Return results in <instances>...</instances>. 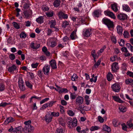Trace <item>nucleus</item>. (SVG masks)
<instances>
[{"instance_id":"f257e3e1","label":"nucleus","mask_w":133,"mask_h":133,"mask_svg":"<svg viewBox=\"0 0 133 133\" xmlns=\"http://www.w3.org/2000/svg\"><path fill=\"white\" fill-rule=\"evenodd\" d=\"M104 24L106 25L108 28H112L114 27L113 22L109 19L104 18L102 20Z\"/></svg>"},{"instance_id":"f03ea898","label":"nucleus","mask_w":133,"mask_h":133,"mask_svg":"<svg viewBox=\"0 0 133 133\" xmlns=\"http://www.w3.org/2000/svg\"><path fill=\"white\" fill-rule=\"evenodd\" d=\"M91 30L89 29H84L83 31V35L84 36L86 37H89L91 35Z\"/></svg>"},{"instance_id":"7ed1b4c3","label":"nucleus","mask_w":133,"mask_h":133,"mask_svg":"<svg viewBox=\"0 0 133 133\" xmlns=\"http://www.w3.org/2000/svg\"><path fill=\"white\" fill-rule=\"evenodd\" d=\"M18 86L20 89L22 91H24L25 88L24 86V83L23 81L22 78L21 77H19L18 82Z\"/></svg>"},{"instance_id":"20e7f679","label":"nucleus","mask_w":133,"mask_h":133,"mask_svg":"<svg viewBox=\"0 0 133 133\" xmlns=\"http://www.w3.org/2000/svg\"><path fill=\"white\" fill-rule=\"evenodd\" d=\"M34 129V128L31 125L25 126L23 129V131L26 133L32 132Z\"/></svg>"},{"instance_id":"39448f33","label":"nucleus","mask_w":133,"mask_h":133,"mask_svg":"<svg viewBox=\"0 0 133 133\" xmlns=\"http://www.w3.org/2000/svg\"><path fill=\"white\" fill-rule=\"evenodd\" d=\"M52 118V115L50 114V112H48L44 117L45 120L46 122L48 123H49L51 122Z\"/></svg>"},{"instance_id":"423d86ee","label":"nucleus","mask_w":133,"mask_h":133,"mask_svg":"<svg viewBox=\"0 0 133 133\" xmlns=\"http://www.w3.org/2000/svg\"><path fill=\"white\" fill-rule=\"evenodd\" d=\"M50 68V66L48 64H45L43 67L42 70L44 74L48 75L49 74Z\"/></svg>"},{"instance_id":"0eeeda50","label":"nucleus","mask_w":133,"mask_h":133,"mask_svg":"<svg viewBox=\"0 0 133 133\" xmlns=\"http://www.w3.org/2000/svg\"><path fill=\"white\" fill-rule=\"evenodd\" d=\"M111 88L112 90L115 92H118L120 89V87L119 85L117 83H115L113 84Z\"/></svg>"},{"instance_id":"6e6552de","label":"nucleus","mask_w":133,"mask_h":133,"mask_svg":"<svg viewBox=\"0 0 133 133\" xmlns=\"http://www.w3.org/2000/svg\"><path fill=\"white\" fill-rule=\"evenodd\" d=\"M47 45L48 46L53 47L56 45V43L54 40L53 38H50L49 41L47 42Z\"/></svg>"},{"instance_id":"1a4fd4ad","label":"nucleus","mask_w":133,"mask_h":133,"mask_svg":"<svg viewBox=\"0 0 133 133\" xmlns=\"http://www.w3.org/2000/svg\"><path fill=\"white\" fill-rule=\"evenodd\" d=\"M83 101L84 99L82 97L78 96L76 99V103L77 104H81L83 103Z\"/></svg>"},{"instance_id":"9d476101","label":"nucleus","mask_w":133,"mask_h":133,"mask_svg":"<svg viewBox=\"0 0 133 133\" xmlns=\"http://www.w3.org/2000/svg\"><path fill=\"white\" fill-rule=\"evenodd\" d=\"M22 3L23 5V8L25 9H28L29 7V3L28 0H23Z\"/></svg>"},{"instance_id":"9b49d317","label":"nucleus","mask_w":133,"mask_h":133,"mask_svg":"<svg viewBox=\"0 0 133 133\" xmlns=\"http://www.w3.org/2000/svg\"><path fill=\"white\" fill-rule=\"evenodd\" d=\"M50 64L51 68L53 69L57 68L56 63L55 60L52 59L49 62Z\"/></svg>"},{"instance_id":"f8f14e48","label":"nucleus","mask_w":133,"mask_h":133,"mask_svg":"<svg viewBox=\"0 0 133 133\" xmlns=\"http://www.w3.org/2000/svg\"><path fill=\"white\" fill-rule=\"evenodd\" d=\"M104 13L105 15L108 16L111 18L113 19H115V18L114 14L111 11H105Z\"/></svg>"},{"instance_id":"ddd939ff","label":"nucleus","mask_w":133,"mask_h":133,"mask_svg":"<svg viewBox=\"0 0 133 133\" xmlns=\"http://www.w3.org/2000/svg\"><path fill=\"white\" fill-rule=\"evenodd\" d=\"M127 15L124 14H118L117 18L120 20H123L127 18Z\"/></svg>"},{"instance_id":"4468645a","label":"nucleus","mask_w":133,"mask_h":133,"mask_svg":"<svg viewBox=\"0 0 133 133\" xmlns=\"http://www.w3.org/2000/svg\"><path fill=\"white\" fill-rule=\"evenodd\" d=\"M119 68L118 66V63L115 62L113 63L111 66L112 70L114 72H115L116 70L118 69Z\"/></svg>"},{"instance_id":"2eb2a0df","label":"nucleus","mask_w":133,"mask_h":133,"mask_svg":"<svg viewBox=\"0 0 133 133\" xmlns=\"http://www.w3.org/2000/svg\"><path fill=\"white\" fill-rule=\"evenodd\" d=\"M23 14L24 16V17L28 18L32 15L31 11L25 10L24 11Z\"/></svg>"},{"instance_id":"dca6fc26","label":"nucleus","mask_w":133,"mask_h":133,"mask_svg":"<svg viewBox=\"0 0 133 133\" xmlns=\"http://www.w3.org/2000/svg\"><path fill=\"white\" fill-rule=\"evenodd\" d=\"M15 121V119L11 117H10L7 118L6 120L4 121V124L6 125L9 124V123Z\"/></svg>"},{"instance_id":"f3484780","label":"nucleus","mask_w":133,"mask_h":133,"mask_svg":"<svg viewBox=\"0 0 133 133\" xmlns=\"http://www.w3.org/2000/svg\"><path fill=\"white\" fill-rule=\"evenodd\" d=\"M30 46L32 48L34 49H37L39 47L40 44H35L34 43H31L30 44Z\"/></svg>"},{"instance_id":"a211bd4d","label":"nucleus","mask_w":133,"mask_h":133,"mask_svg":"<svg viewBox=\"0 0 133 133\" xmlns=\"http://www.w3.org/2000/svg\"><path fill=\"white\" fill-rule=\"evenodd\" d=\"M112 97L117 102L120 103H123L124 102V101L121 100L119 97L114 96H112Z\"/></svg>"},{"instance_id":"6ab92c4d","label":"nucleus","mask_w":133,"mask_h":133,"mask_svg":"<svg viewBox=\"0 0 133 133\" xmlns=\"http://www.w3.org/2000/svg\"><path fill=\"white\" fill-rule=\"evenodd\" d=\"M111 6L113 10L115 12H117L118 11L117 5L116 3H114L111 4Z\"/></svg>"},{"instance_id":"aec40b11","label":"nucleus","mask_w":133,"mask_h":133,"mask_svg":"<svg viewBox=\"0 0 133 133\" xmlns=\"http://www.w3.org/2000/svg\"><path fill=\"white\" fill-rule=\"evenodd\" d=\"M123 9V10L127 12H129L130 11V9L128 5L127 4H123L122 5Z\"/></svg>"},{"instance_id":"412c9836","label":"nucleus","mask_w":133,"mask_h":133,"mask_svg":"<svg viewBox=\"0 0 133 133\" xmlns=\"http://www.w3.org/2000/svg\"><path fill=\"white\" fill-rule=\"evenodd\" d=\"M125 83L127 84H129L133 87V80L129 78L125 80Z\"/></svg>"},{"instance_id":"4be33fe9","label":"nucleus","mask_w":133,"mask_h":133,"mask_svg":"<svg viewBox=\"0 0 133 133\" xmlns=\"http://www.w3.org/2000/svg\"><path fill=\"white\" fill-rule=\"evenodd\" d=\"M16 66L15 65H13L12 66L9 68L8 71L10 72H13L14 70H16Z\"/></svg>"},{"instance_id":"5701e85b","label":"nucleus","mask_w":133,"mask_h":133,"mask_svg":"<svg viewBox=\"0 0 133 133\" xmlns=\"http://www.w3.org/2000/svg\"><path fill=\"white\" fill-rule=\"evenodd\" d=\"M101 12L99 10H96L94 11L93 13L94 16L95 17H98L101 14Z\"/></svg>"},{"instance_id":"b1692460","label":"nucleus","mask_w":133,"mask_h":133,"mask_svg":"<svg viewBox=\"0 0 133 133\" xmlns=\"http://www.w3.org/2000/svg\"><path fill=\"white\" fill-rule=\"evenodd\" d=\"M116 29L117 32L119 35H121L122 34V28L121 26L119 25H117Z\"/></svg>"},{"instance_id":"393cba45","label":"nucleus","mask_w":133,"mask_h":133,"mask_svg":"<svg viewBox=\"0 0 133 133\" xmlns=\"http://www.w3.org/2000/svg\"><path fill=\"white\" fill-rule=\"evenodd\" d=\"M49 23L51 28H54L56 24V22L55 20H51L49 21Z\"/></svg>"},{"instance_id":"a878e982","label":"nucleus","mask_w":133,"mask_h":133,"mask_svg":"<svg viewBox=\"0 0 133 133\" xmlns=\"http://www.w3.org/2000/svg\"><path fill=\"white\" fill-rule=\"evenodd\" d=\"M23 130V128L21 126H19L15 129V131L16 133H21Z\"/></svg>"},{"instance_id":"bb28decb","label":"nucleus","mask_w":133,"mask_h":133,"mask_svg":"<svg viewBox=\"0 0 133 133\" xmlns=\"http://www.w3.org/2000/svg\"><path fill=\"white\" fill-rule=\"evenodd\" d=\"M67 123L69 127L70 128H72V124L73 121L72 119L71 118H69L67 120Z\"/></svg>"},{"instance_id":"cd10ccee","label":"nucleus","mask_w":133,"mask_h":133,"mask_svg":"<svg viewBox=\"0 0 133 133\" xmlns=\"http://www.w3.org/2000/svg\"><path fill=\"white\" fill-rule=\"evenodd\" d=\"M103 130L108 132H109L110 131V128L109 127L105 125H103Z\"/></svg>"},{"instance_id":"c85d7f7f","label":"nucleus","mask_w":133,"mask_h":133,"mask_svg":"<svg viewBox=\"0 0 133 133\" xmlns=\"http://www.w3.org/2000/svg\"><path fill=\"white\" fill-rule=\"evenodd\" d=\"M113 76L110 72L107 75V80L109 81H111L112 79Z\"/></svg>"},{"instance_id":"c756f323","label":"nucleus","mask_w":133,"mask_h":133,"mask_svg":"<svg viewBox=\"0 0 133 133\" xmlns=\"http://www.w3.org/2000/svg\"><path fill=\"white\" fill-rule=\"evenodd\" d=\"M43 17L41 16L36 19V21L39 23H41L43 22Z\"/></svg>"},{"instance_id":"7c9ffc66","label":"nucleus","mask_w":133,"mask_h":133,"mask_svg":"<svg viewBox=\"0 0 133 133\" xmlns=\"http://www.w3.org/2000/svg\"><path fill=\"white\" fill-rule=\"evenodd\" d=\"M61 1L59 0H55L54 2L53 5L55 7H57L60 5Z\"/></svg>"},{"instance_id":"2f4dec72","label":"nucleus","mask_w":133,"mask_h":133,"mask_svg":"<svg viewBox=\"0 0 133 133\" xmlns=\"http://www.w3.org/2000/svg\"><path fill=\"white\" fill-rule=\"evenodd\" d=\"M118 42L120 46H123L124 45L125 42L123 39H121L118 41Z\"/></svg>"},{"instance_id":"473e14b6","label":"nucleus","mask_w":133,"mask_h":133,"mask_svg":"<svg viewBox=\"0 0 133 133\" xmlns=\"http://www.w3.org/2000/svg\"><path fill=\"white\" fill-rule=\"evenodd\" d=\"M127 126L128 128H133V124L132 123L131 121H128L127 123Z\"/></svg>"},{"instance_id":"72a5a7b5","label":"nucleus","mask_w":133,"mask_h":133,"mask_svg":"<svg viewBox=\"0 0 133 133\" xmlns=\"http://www.w3.org/2000/svg\"><path fill=\"white\" fill-rule=\"evenodd\" d=\"M127 47L132 52H133V46L130 44L127 43L126 44Z\"/></svg>"},{"instance_id":"f704fd0d","label":"nucleus","mask_w":133,"mask_h":133,"mask_svg":"<svg viewBox=\"0 0 133 133\" xmlns=\"http://www.w3.org/2000/svg\"><path fill=\"white\" fill-rule=\"evenodd\" d=\"M69 25V23L67 21L63 22L62 24V28H65L67 26Z\"/></svg>"},{"instance_id":"c9c22d12","label":"nucleus","mask_w":133,"mask_h":133,"mask_svg":"<svg viewBox=\"0 0 133 133\" xmlns=\"http://www.w3.org/2000/svg\"><path fill=\"white\" fill-rule=\"evenodd\" d=\"M46 14L47 16L48 17H51L53 15V11L48 12L46 13Z\"/></svg>"},{"instance_id":"e433bc0d","label":"nucleus","mask_w":133,"mask_h":133,"mask_svg":"<svg viewBox=\"0 0 133 133\" xmlns=\"http://www.w3.org/2000/svg\"><path fill=\"white\" fill-rule=\"evenodd\" d=\"M26 86L28 88H29L30 89H32V85L28 81H26L25 82Z\"/></svg>"},{"instance_id":"4c0bfd02","label":"nucleus","mask_w":133,"mask_h":133,"mask_svg":"<svg viewBox=\"0 0 133 133\" xmlns=\"http://www.w3.org/2000/svg\"><path fill=\"white\" fill-rule=\"evenodd\" d=\"M26 35L24 32H21L20 34V37L21 38H25L26 37Z\"/></svg>"},{"instance_id":"58836bf2","label":"nucleus","mask_w":133,"mask_h":133,"mask_svg":"<svg viewBox=\"0 0 133 133\" xmlns=\"http://www.w3.org/2000/svg\"><path fill=\"white\" fill-rule=\"evenodd\" d=\"M68 114L70 116H73L75 115V113L72 110H69L67 111Z\"/></svg>"},{"instance_id":"ea45409f","label":"nucleus","mask_w":133,"mask_h":133,"mask_svg":"<svg viewBox=\"0 0 133 133\" xmlns=\"http://www.w3.org/2000/svg\"><path fill=\"white\" fill-rule=\"evenodd\" d=\"M99 129V127L97 126H92L90 129L91 131H93L95 130H97Z\"/></svg>"},{"instance_id":"a19ab883","label":"nucleus","mask_w":133,"mask_h":133,"mask_svg":"<svg viewBox=\"0 0 133 133\" xmlns=\"http://www.w3.org/2000/svg\"><path fill=\"white\" fill-rule=\"evenodd\" d=\"M12 24L14 28L17 29H18L19 28V26L18 23L15 22H13Z\"/></svg>"},{"instance_id":"79ce46f5","label":"nucleus","mask_w":133,"mask_h":133,"mask_svg":"<svg viewBox=\"0 0 133 133\" xmlns=\"http://www.w3.org/2000/svg\"><path fill=\"white\" fill-rule=\"evenodd\" d=\"M112 124L115 127H117L118 126L117 123V120L116 119H114L113 120Z\"/></svg>"},{"instance_id":"37998d69","label":"nucleus","mask_w":133,"mask_h":133,"mask_svg":"<svg viewBox=\"0 0 133 133\" xmlns=\"http://www.w3.org/2000/svg\"><path fill=\"white\" fill-rule=\"evenodd\" d=\"M56 133H64L63 129L62 128H59L57 129L56 131Z\"/></svg>"},{"instance_id":"c03bdc74","label":"nucleus","mask_w":133,"mask_h":133,"mask_svg":"<svg viewBox=\"0 0 133 133\" xmlns=\"http://www.w3.org/2000/svg\"><path fill=\"white\" fill-rule=\"evenodd\" d=\"M76 97V94L75 93H71L70 94V98L71 99H72L75 98Z\"/></svg>"},{"instance_id":"a18cd8bd","label":"nucleus","mask_w":133,"mask_h":133,"mask_svg":"<svg viewBox=\"0 0 133 133\" xmlns=\"http://www.w3.org/2000/svg\"><path fill=\"white\" fill-rule=\"evenodd\" d=\"M51 114L52 115V116H53L54 117H58L59 115V113L58 112H51Z\"/></svg>"},{"instance_id":"49530a36","label":"nucleus","mask_w":133,"mask_h":133,"mask_svg":"<svg viewBox=\"0 0 133 133\" xmlns=\"http://www.w3.org/2000/svg\"><path fill=\"white\" fill-rule=\"evenodd\" d=\"M101 62V59H99L98 60L97 62L94 65L95 67L96 68L98 67V66L100 64Z\"/></svg>"},{"instance_id":"de8ad7c7","label":"nucleus","mask_w":133,"mask_h":133,"mask_svg":"<svg viewBox=\"0 0 133 133\" xmlns=\"http://www.w3.org/2000/svg\"><path fill=\"white\" fill-rule=\"evenodd\" d=\"M78 78V77L77 76L76 74H74L71 77V80L73 81H75L76 79H77Z\"/></svg>"},{"instance_id":"09e8293b","label":"nucleus","mask_w":133,"mask_h":133,"mask_svg":"<svg viewBox=\"0 0 133 133\" xmlns=\"http://www.w3.org/2000/svg\"><path fill=\"white\" fill-rule=\"evenodd\" d=\"M119 109L120 111L123 112H125L126 111V108L124 106H120L119 108Z\"/></svg>"},{"instance_id":"8fccbe9b","label":"nucleus","mask_w":133,"mask_h":133,"mask_svg":"<svg viewBox=\"0 0 133 133\" xmlns=\"http://www.w3.org/2000/svg\"><path fill=\"white\" fill-rule=\"evenodd\" d=\"M123 35L124 37L125 38H128L129 36V34L127 31H124V32Z\"/></svg>"},{"instance_id":"3c124183","label":"nucleus","mask_w":133,"mask_h":133,"mask_svg":"<svg viewBox=\"0 0 133 133\" xmlns=\"http://www.w3.org/2000/svg\"><path fill=\"white\" fill-rule=\"evenodd\" d=\"M64 14L62 11H60L58 13V15L60 18H62V16Z\"/></svg>"},{"instance_id":"603ef678","label":"nucleus","mask_w":133,"mask_h":133,"mask_svg":"<svg viewBox=\"0 0 133 133\" xmlns=\"http://www.w3.org/2000/svg\"><path fill=\"white\" fill-rule=\"evenodd\" d=\"M8 131L11 133H16L15 131V129H13L12 126H11L10 128L8 129Z\"/></svg>"},{"instance_id":"864d4df0","label":"nucleus","mask_w":133,"mask_h":133,"mask_svg":"<svg viewBox=\"0 0 133 133\" xmlns=\"http://www.w3.org/2000/svg\"><path fill=\"white\" fill-rule=\"evenodd\" d=\"M10 59L11 60H13L15 58V56L13 54H11L9 56Z\"/></svg>"},{"instance_id":"5fc2aeb1","label":"nucleus","mask_w":133,"mask_h":133,"mask_svg":"<svg viewBox=\"0 0 133 133\" xmlns=\"http://www.w3.org/2000/svg\"><path fill=\"white\" fill-rule=\"evenodd\" d=\"M38 64V63H34L31 64V66L32 68H36Z\"/></svg>"},{"instance_id":"6e6d98bb","label":"nucleus","mask_w":133,"mask_h":133,"mask_svg":"<svg viewBox=\"0 0 133 133\" xmlns=\"http://www.w3.org/2000/svg\"><path fill=\"white\" fill-rule=\"evenodd\" d=\"M49 99V98H46L43 100H42L40 102V104H42L45 102L48 101Z\"/></svg>"},{"instance_id":"4d7b16f0","label":"nucleus","mask_w":133,"mask_h":133,"mask_svg":"<svg viewBox=\"0 0 133 133\" xmlns=\"http://www.w3.org/2000/svg\"><path fill=\"white\" fill-rule=\"evenodd\" d=\"M42 9L44 11H45L48 10L49 8L46 5H43L42 7Z\"/></svg>"},{"instance_id":"13d9d810","label":"nucleus","mask_w":133,"mask_h":133,"mask_svg":"<svg viewBox=\"0 0 133 133\" xmlns=\"http://www.w3.org/2000/svg\"><path fill=\"white\" fill-rule=\"evenodd\" d=\"M48 104L47 103L44 104V105L42 106V107L41 108V110H43L48 107Z\"/></svg>"},{"instance_id":"bf43d9fd","label":"nucleus","mask_w":133,"mask_h":133,"mask_svg":"<svg viewBox=\"0 0 133 133\" xmlns=\"http://www.w3.org/2000/svg\"><path fill=\"white\" fill-rule=\"evenodd\" d=\"M16 11L17 12V14L16 15V16L17 17H18L20 15L19 12L21 11V10L20 9L17 8L16 9Z\"/></svg>"},{"instance_id":"052dcab7","label":"nucleus","mask_w":133,"mask_h":133,"mask_svg":"<svg viewBox=\"0 0 133 133\" xmlns=\"http://www.w3.org/2000/svg\"><path fill=\"white\" fill-rule=\"evenodd\" d=\"M97 76H96L94 77V79L93 80V78H91L90 79V81L92 82H96V81L97 80Z\"/></svg>"},{"instance_id":"680f3d73","label":"nucleus","mask_w":133,"mask_h":133,"mask_svg":"<svg viewBox=\"0 0 133 133\" xmlns=\"http://www.w3.org/2000/svg\"><path fill=\"white\" fill-rule=\"evenodd\" d=\"M98 121L101 123H103L104 122V119L100 116L98 117Z\"/></svg>"},{"instance_id":"e2e57ef3","label":"nucleus","mask_w":133,"mask_h":133,"mask_svg":"<svg viewBox=\"0 0 133 133\" xmlns=\"http://www.w3.org/2000/svg\"><path fill=\"white\" fill-rule=\"evenodd\" d=\"M127 74L130 77L133 78V72L130 71L127 72Z\"/></svg>"},{"instance_id":"0e129e2a","label":"nucleus","mask_w":133,"mask_h":133,"mask_svg":"<svg viewBox=\"0 0 133 133\" xmlns=\"http://www.w3.org/2000/svg\"><path fill=\"white\" fill-rule=\"evenodd\" d=\"M4 85L2 84H0V91H2L4 90Z\"/></svg>"},{"instance_id":"69168bd1","label":"nucleus","mask_w":133,"mask_h":133,"mask_svg":"<svg viewBox=\"0 0 133 133\" xmlns=\"http://www.w3.org/2000/svg\"><path fill=\"white\" fill-rule=\"evenodd\" d=\"M75 32L74 31H73L72 33L71 34L70 37H71V38L73 40L75 39V38L74 37V35H75Z\"/></svg>"},{"instance_id":"338daca9","label":"nucleus","mask_w":133,"mask_h":133,"mask_svg":"<svg viewBox=\"0 0 133 133\" xmlns=\"http://www.w3.org/2000/svg\"><path fill=\"white\" fill-rule=\"evenodd\" d=\"M31 123V121L30 120L25 121L24 122V124L25 125V126L31 125L30 124Z\"/></svg>"},{"instance_id":"774afa93","label":"nucleus","mask_w":133,"mask_h":133,"mask_svg":"<svg viewBox=\"0 0 133 133\" xmlns=\"http://www.w3.org/2000/svg\"><path fill=\"white\" fill-rule=\"evenodd\" d=\"M25 25L26 26H29L31 25V22L29 21H26L25 22Z\"/></svg>"}]
</instances>
